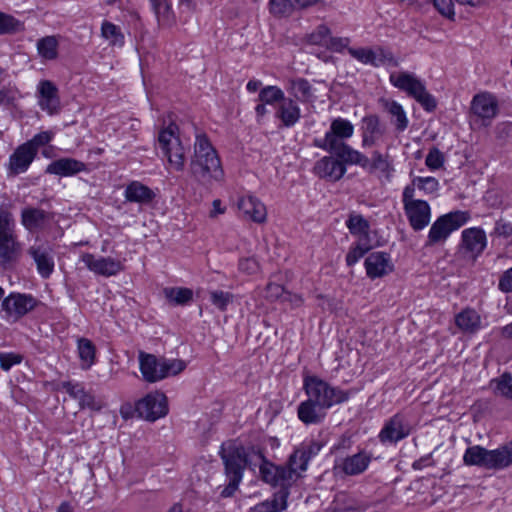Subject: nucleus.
<instances>
[{
  "mask_svg": "<svg viewBox=\"0 0 512 512\" xmlns=\"http://www.w3.org/2000/svg\"><path fill=\"white\" fill-rule=\"evenodd\" d=\"M353 134L354 125L349 120L338 117L332 120L329 130L323 138L314 139L313 145L338 158L344 159L349 164H356L366 168L369 165V158L345 142Z\"/></svg>",
  "mask_w": 512,
  "mask_h": 512,
  "instance_id": "obj_1",
  "label": "nucleus"
},
{
  "mask_svg": "<svg viewBox=\"0 0 512 512\" xmlns=\"http://www.w3.org/2000/svg\"><path fill=\"white\" fill-rule=\"evenodd\" d=\"M190 172L197 182L205 186L224 179L218 154L205 134L196 135Z\"/></svg>",
  "mask_w": 512,
  "mask_h": 512,
  "instance_id": "obj_2",
  "label": "nucleus"
},
{
  "mask_svg": "<svg viewBox=\"0 0 512 512\" xmlns=\"http://www.w3.org/2000/svg\"><path fill=\"white\" fill-rule=\"evenodd\" d=\"M219 454L228 479V485L222 489L220 495L228 498L234 495L242 481L244 469L248 464L247 454L244 447L234 443H223Z\"/></svg>",
  "mask_w": 512,
  "mask_h": 512,
  "instance_id": "obj_3",
  "label": "nucleus"
},
{
  "mask_svg": "<svg viewBox=\"0 0 512 512\" xmlns=\"http://www.w3.org/2000/svg\"><path fill=\"white\" fill-rule=\"evenodd\" d=\"M303 389L308 399L328 410L334 405L346 402L350 398V391L334 387L328 382L314 375H307L303 380Z\"/></svg>",
  "mask_w": 512,
  "mask_h": 512,
  "instance_id": "obj_4",
  "label": "nucleus"
},
{
  "mask_svg": "<svg viewBox=\"0 0 512 512\" xmlns=\"http://www.w3.org/2000/svg\"><path fill=\"white\" fill-rule=\"evenodd\" d=\"M390 82L415 99L426 111L435 110L437 102L434 96L426 90L424 83L416 76L406 72H393L390 74Z\"/></svg>",
  "mask_w": 512,
  "mask_h": 512,
  "instance_id": "obj_5",
  "label": "nucleus"
},
{
  "mask_svg": "<svg viewBox=\"0 0 512 512\" xmlns=\"http://www.w3.org/2000/svg\"><path fill=\"white\" fill-rule=\"evenodd\" d=\"M158 145L169 166L175 171H183L186 150L179 138L176 124L171 123L159 132Z\"/></svg>",
  "mask_w": 512,
  "mask_h": 512,
  "instance_id": "obj_6",
  "label": "nucleus"
},
{
  "mask_svg": "<svg viewBox=\"0 0 512 512\" xmlns=\"http://www.w3.org/2000/svg\"><path fill=\"white\" fill-rule=\"evenodd\" d=\"M402 203L405 215L413 230H423L431 220V208L427 201L413 197L412 188H404Z\"/></svg>",
  "mask_w": 512,
  "mask_h": 512,
  "instance_id": "obj_7",
  "label": "nucleus"
},
{
  "mask_svg": "<svg viewBox=\"0 0 512 512\" xmlns=\"http://www.w3.org/2000/svg\"><path fill=\"white\" fill-rule=\"evenodd\" d=\"M468 220V212L459 210L440 216L429 230L427 245L444 242L453 231L462 227Z\"/></svg>",
  "mask_w": 512,
  "mask_h": 512,
  "instance_id": "obj_8",
  "label": "nucleus"
},
{
  "mask_svg": "<svg viewBox=\"0 0 512 512\" xmlns=\"http://www.w3.org/2000/svg\"><path fill=\"white\" fill-rule=\"evenodd\" d=\"M38 305V300L30 294L12 292L1 304L2 318L7 322H17Z\"/></svg>",
  "mask_w": 512,
  "mask_h": 512,
  "instance_id": "obj_9",
  "label": "nucleus"
},
{
  "mask_svg": "<svg viewBox=\"0 0 512 512\" xmlns=\"http://www.w3.org/2000/svg\"><path fill=\"white\" fill-rule=\"evenodd\" d=\"M471 113L482 126H489L499 113L496 96L490 92H480L473 96Z\"/></svg>",
  "mask_w": 512,
  "mask_h": 512,
  "instance_id": "obj_10",
  "label": "nucleus"
},
{
  "mask_svg": "<svg viewBox=\"0 0 512 512\" xmlns=\"http://www.w3.org/2000/svg\"><path fill=\"white\" fill-rule=\"evenodd\" d=\"M371 461V453L361 450L351 456L337 458L333 466V472L336 476H357L367 470Z\"/></svg>",
  "mask_w": 512,
  "mask_h": 512,
  "instance_id": "obj_11",
  "label": "nucleus"
},
{
  "mask_svg": "<svg viewBox=\"0 0 512 512\" xmlns=\"http://www.w3.org/2000/svg\"><path fill=\"white\" fill-rule=\"evenodd\" d=\"M135 411L140 418L156 421L168 412L167 398L160 392L150 393L136 403Z\"/></svg>",
  "mask_w": 512,
  "mask_h": 512,
  "instance_id": "obj_12",
  "label": "nucleus"
},
{
  "mask_svg": "<svg viewBox=\"0 0 512 512\" xmlns=\"http://www.w3.org/2000/svg\"><path fill=\"white\" fill-rule=\"evenodd\" d=\"M255 456L259 461V472L264 482L273 486L279 485L281 488H287L291 485V471L284 466H275L267 461L259 452Z\"/></svg>",
  "mask_w": 512,
  "mask_h": 512,
  "instance_id": "obj_13",
  "label": "nucleus"
},
{
  "mask_svg": "<svg viewBox=\"0 0 512 512\" xmlns=\"http://www.w3.org/2000/svg\"><path fill=\"white\" fill-rule=\"evenodd\" d=\"M81 261L91 272L104 277L115 276L124 270L123 263L112 257H96L91 253H84Z\"/></svg>",
  "mask_w": 512,
  "mask_h": 512,
  "instance_id": "obj_14",
  "label": "nucleus"
},
{
  "mask_svg": "<svg viewBox=\"0 0 512 512\" xmlns=\"http://www.w3.org/2000/svg\"><path fill=\"white\" fill-rule=\"evenodd\" d=\"M346 165H350L344 159L335 155L324 156L319 159L313 168L314 173L325 180L336 182L340 180L346 173Z\"/></svg>",
  "mask_w": 512,
  "mask_h": 512,
  "instance_id": "obj_15",
  "label": "nucleus"
},
{
  "mask_svg": "<svg viewBox=\"0 0 512 512\" xmlns=\"http://www.w3.org/2000/svg\"><path fill=\"white\" fill-rule=\"evenodd\" d=\"M139 369L144 381L156 383L165 379L163 358L140 351L138 354Z\"/></svg>",
  "mask_w": 512,
  "mask_h": 512,
  "instance_id": "obj_16",
  "label": "nucleus"
},
{
  "mask_svg": "<svg viewBox=\"0 0 512 512\" xmlns=\"http://www.w3.org/2000/svg\"><path fill=\"white\" fill-rule=\"evenodd\" d=\"M410 434V427L405 423L404 418L396 414L390 418L379 433V440L382 443H397Z\"/></svg>",
  "mask_w": 512,
  "mask_h": 512,
  "instance_id": "obj_17",
  "label": "nucleus"
},
{
  "mask_svg": "<svg viewBox=\"0 0 512 512\" xmlns=\"http://www.w3.org/2000/svg\"><path fill=\"white\" fill-rule=\"evenodd\" d=\"M38 104L40 108L50 115L58 113L60 99L57 87L49 80H42L38 84Z\"/></svg>",
  "mask_w": 512,
  "mask_h": 512,
  "instance_id": "obj_18",
  "label": "nucleus"
},
{
  "mask_svg": "<svg viewBox=\"0 0 512 512\" xmlns=\"http://www.w3.org/2000/svg\"><path fill=\"white\" fill-rule=\"evenodd\" d=\"M28 254L33 258L37 271L43 278H49L54 271V260L51 256V249L48 245H32Z\"/></svg>",
  "mask_w": 512,
  "mask_h": 512,
  "instance_id": "obj_19",
  "label": "nucleus"
},
{
  "mask_svg": "<svg viewBox=\"0 0 512 512\" xmlns=\"http://www.w3.org/2000/svg\"><path fill=\"white\" fill-rule=\"evenodd\" d=\"M367 275L372 278H380L393 270L389 254L385 252H373L365 259Z\"/></svg>",
  "mask_w": 512,
  "mask_h": 512,
  "instance_id": "obj_20",
  "label": "nucleus"
},
{
  "mask_svg": "<svg viewBox=\"0 0 512 512\" xmlns=\"http://www.w3.org/2000/svg\"><path fill=\"white\" fill-rule=\"evenodd\" d=\"M35 156L34 150L29 148L25 143L17 147L9 157V175L15 176L24 173L29 168Z\"/></svg>",
  "mask_w": 512,
  "mask_h": 512,
  "instance_id": "obj_21",
  "label": "nucleus"
},
{
  "mask_svg": "<svg viewBox=\"0 0 512 512\" xmlns=\"http://www.w3.org/2000/svg\"><path fill=\"white\" fill-rule=\"evenodd\" d=\"M362 146L371 147L385 134V126L377 115H367L362 119Z\"/></svg>",
  "mask_w": 512,
  "mask_h": 512,
  "instance_id": "obj_22",
  "label": "nucleus"
},
{
  "mask_svg": "<svg viewBox=\"0 0 512 512\" xmlns=\"http://www.w3.org/2000/svg\"><path fill=\"white\" fill-rule=\"evenodd\" d=\"M348 52L359 62L364 64L371 63H385L392 62L394 60L393 55L390 51L385 50L381 47L375 48H349Z\"/></svg>",
  "mask_w": 512,
  "mask_h": 512,
  "instance_id": "obj_23",
  "label": "nucleus"
},
{
  "mask_svg": "<svg viewBox=\"0 0 512 512\" xmlns=\"http://www.w3.org/2000/svg\"><path fill=\"white\" fill-rule=\"evenodd\" d=\"M238 208L245 217L256 223H264L267 218L265 205L252 195L243 196L238 201Z\"/></svg>",
  "mask_w": 512,
  "mask_h": 512,
  "instance_id": "obj_24",
  "label": "nucleus"
},
{
  "mask_svg": "<svg viewBox=\"0 0 512 512\" xmlns=\"http://www.w3.org/2000/svg\"><path fill=\"white\" fill-rule=\"evenodd\" d=\"M327 414V410L320 405L310 401L308 398L302 401L297 408V416L305 425H316L321 423Z\"/></svg>",
  "mask_w": 512,
  "mask_h": 512,
  "instance_id": "obj_25",
  "label": "nucleus"
},
{
  "mask_svg": "<svg viewBox=\"0 0 512 512\" xmlns=\"http://www.w3.org/2000/svg\"><path fill=\"white\" fill-rule=\"evenodd\" d=\"M86 169L83 162L72 158H61L51 162L46 172L49 174L59 175L63 177L73 176Z\"/></svg>",
  "mask_w": 512,
  "mask_h": 512,
  "instance_id": "obj_26",
  "label": "nucleus"
},
{
  "mask_svg": "<svg viewBox=\"0 0 512 512\" xmlns=\"http://www.w3.org/2000/svg\"><path fill=\"white\" fill-rule=\"evenodd\" d=\"M491 450L480 445L468 447L463 455V462L467 466H478L492 470Z\"/></svg>",
  "mask_w": 512,
  "mask_h": 512,
  "instance_id": "obj_27",
  "label": "nucleus"
},
{
  "mask_svg": "<svg viewBox=\"0 0 512 512\" xmlns=\"http://www.w3.org/2000/svg\"><path fill=\"white\" fill-rule=\"evenodd\" d=\"M124 197L128 202L148 204L155 198V193L141 182L132 181L126 186Z\"/></svg>",
  "mask_w": 512,
  "mask_h": 512,
  "instance_id": "obj_28",
  "label": "nucleus"
},
{
  "mask_svg": "<svg viewBox=\"0 0 512 512\" xmlns=\"http://www.w3.org/2000/svg\"><path fill=\"white\" fill-rule=\"evenodd\" d=\"M462 243L466 250L480 254L486 246L485 232L480 228H468L462 232Z\"/></svg>",
  "mask_w": 512,
  "mask_h": 512,
  "instance_id": "obj_29",
  "label": "nucleus"
},
{
  "mask_svg": "<svg viewBox=\"0 0 512 512\" xmlns=\"http://www.w3.org/2000/svg\"><path fill=\"white\" fill-rule=\"evenodd\" d=\"M276 116L281 120L285 127L294 126L301 117L300 108L292 99L285 98L280 103Z\"/></svg>",
  "mask_w": 512,
  "mask_h": 512,
  "instance_id": "obj_30",
  "label": "nucleus"
},
{
  "mask_svg": "<svg viewBox=\"0 0 512 512\" xmlns=\"http://www.w3.org/2000/svg\"><path fill=\"white\" fill-rule=\"evenodd\" d=\"M289 491L281 488L271 499H267L254 507V512H281L287 507Z\"/></svg>",
  "mask_w": 512,
  "mask_h": 512,
  "instance_id": "obj_31",
  "label": "nucleus"
},
{
  "mask_svg": "<svg viewBox=\"0 0 512 512\" xmlns=\"http://www.w3.org/2000/svg\"><path fill=\"white\" fill-rule=\"evenodd\" d=\"M322 448V444L312 441L308 444H302L291 454L292 465H297V459H300V468L306 470L310 459L317 455Z\"/></svg>",
  "mask_w": 512,
  "mask_h": 512,
  "instance_id": "obj_32",
  "label": "nucleus"
},
{
  "mask_svg": "<svg viewBox=\"0 0 512 512\" xmlns=\"http://www.w3.org/2000/svg\"><path fill=\"white\" fill-rule=\"evenodd\" d=\"M457 327L467 333H474L480 328L481 320L474 309H464L455 317Z\"/></svg>",
  "mask_w": 512,
  "mask_h": 512,
  "instance_id": "obj_33",
  "label": "nucleus"
},
{
  "mask_svg": "<svg viewBox=\"0 0 512 512\" xmlns=\"http://www.w3.org/2000/svg\"><path fill=\"white\" fill-rule=\"evenodd\" d=\"M380 103L384 110L395 118V121L393 123L396 127V130L399 132H403L408 127L409 124L408 118L403 107L394 100L381 99Z\"/></svg>",
  "mask_w": 512,
  "mask_h": 512,
  "instance_id": "obj_34",
  "label": "nucleus"
},
{
  "mask_svg": "<svg viewBox=\"0 0 512 512\" xmlns=\"http://www.w3.org/2000/svg\"><path fill=\"white\" fill-rule=\"evenodd\" d=\"M492 470L505 469L512 465V440L491 450Z\"/></svg>",
  "mask_w": 512,
  "mask_h": 512,
  "instance_id": "obj_35",
  "label": "nucleus"
},
{
  "mask_svg": "<svg viewBox=\"0 0 512 512\" xmlns=\"http://www.w3.org/2000/svg\"><path fill=\"white\" fill-rule=\"evenodd\" d=\"M46 219L47 213L38 208H25L21 213V222L30 231L41 227Z\"/></svg>",
  "mask_w": 512,
  "mask_h": 512,
  "instance_id": "obj_36",
  "label": "nucleus"
},
{
  "mask_svg": "<svg viewBox=\"0 0 512 512\" xmlns=\"http://www.w3.org/2000/svg\"><path fill=\"white\" fill-rule=\"evenodd\" d=\"M77 348L81 361V368L84 370L89 369L95 362L96 349L94 344L87 338H80L78 340Z\"/></svg>",
  "mask_w": 512,
  "mask_h": 512,
  "instance_id": "obj_37",
  "label": "nucleus"
},
{
  "mask_svg": "<svg viewBox=\"0 0 512 512\" xmlns=\"http://www.w3.org/2000/svg\"><path fill=\"white\" fill-rule=\"evenodd\" d=\"M365 169H368L370 172L379 171L388 179L394 171L388 157L384 156L379 151L372 153L371 159H369V165Z\"/></svg>",
  "mask_w": 512,
  "mask_h": 512,
  "instance_id": "obj_38",
  "label": "nucleus"
},
{
  "mask_svg": "<svg viewBox=\"0 0 512 512\" xmlns=\"http://www.w3.org/2000/svg\"><path fill=\"white\" fill-rule=\"evenodd\" d=\"M405 188L413 189V197H415V190L422 191L425 195L435 194L439 189V182L434 177H414L411 184Z\"/></svg>",
  "mask_w": 512,
  "mask_h": 512,
  "instance_id": "obj_39",
  "label": "nucleus"
},
{
  "mask_svg": "<svg viewBox=\"0 0 512 512\" xmlns=\"http://www.w3.org/2000/svg\"><path fill=\"white\" fill-rule=\"evenodd\" d=\"M19 250L16 235H0V258L5 262L12 261Z\"/></svg>",
  "mask_w": 512,
  "mask_h": 512,
  "instance_id": "obj_40",
  "label": "nucleus"
},
{
  "mask_svg": "<svg viewBox=\"0 0 512 512\" xmlns=\"http://www.w3.org/2000/svg\"><path fill=\"white\" fill-rule=\"evenodd\" d=\"M490 386L496 395L512 399V375L504 373L498 378L492 379Z\"/></svg>",
  "mask_w": 512,
  "mask_h": 512,
  "instance_id": "obj_41",
  "label": "nucleus"
},
{
  "mask_svg": "<svg viewBox=\"0 0 512 512\" xmlns=\"http://www.w3.org/2000/svg\"><path fill=\"white\" fill-rule=\"evenodd\" d=\"M58 40L55 36H46L37 42V50L45 60L52 61L57 57Z\"/></svg>",
  "mask_w": 512,
  "mask_h": 512,
  "instance_id": "obj_42",
  "label": "nucleus"
},
{
  "mask_svg": "<svg viewBox=\"0 0 512 512\" xmlns=\"http://www.w3.org/2000/svg\"><path fill=\"white\" fill-rule=\"evenodd\" d=\"M288 89L301 101H308L312 98L311 85L303 78L290 79Z\"/></svg>",
  "mask_w": 512,
  "mask_h": 512,
  "instance_id": "obj_43",
  "label": "nucleus"
},
{
  "mask_svg": "<svg viewBox=\"0 0 512 512\" xmlns=\"http://www.w3.org/2000/svg\"><path fill=\"white\" fill-rule=\"evenodd\" d=\"M101 36L109 43V45L121 46L124 43V36L121 29L109 21H104L102 23Z\"/></svg>",
  "mask_w": 512,
  "mask_h": 512,
  "instance_id": "obj_44",
  "label": "nucleus"
},
{
  "mask_svg": "<svg viewBox=\"0 0 512 512\" xmlns=\"http://www.w3.org/2000/svg\"><path fill=\"white\" fill-rule=\"evenodd\" d=\"M165 297L176 305H184L192 300L193 292L189 288H165Z\"/></svg>",
  "mask_w": 512,
  "mask_h": 512,
  "instance_id": "obj_45",
  "label": "nucleus"
},
{
  "mask_svg": "<svg viewBox=\"0 0 512 512\" xmlns=\"http://www.w3.org/2000/svg\"><path fill=\"white\" fill-rule=\"evenodd\" d=\"M346 226L353 235H366L369 230L368 221L362 215L355 213L349 215Z\"/></svg>",
  "mask_w": 512,
  "mask_h": 512,
  "instance_id": "obj_46",
  "label": "nucleus"
},
{
  "mask_svg": "<svg viewBox=\"0 0 512 512\" xmlns=\"http://www.w3.org/2000/svg\"><path fill=\"white\" fill-rule=\"evenodd\" d=\"M295 7L297 6L294 0H270L269 2L270 12L277 17L289 16Z\"/></svg>",
  "mask_w": 512,
  "mask_h": 512,
  "instance_id": "obj_47",
  "label": "nucleus"
},
{
  "mask_svg": "<svg viewBox=\"0 0 512 512\" xmlns=\"http://www.w3.org/2000/svg\"><path fill=\"white\" fill-rule=\"evenodd\" d=\"M23 29V23L19 20L15 19L11 15L0 12V35L16 33Z\"/></svg>",
  "mask_w": 512,
  "mask_h": 512,
  "instance_id": "obj_48",
  "label": "nucleus"
},
{
  "mask_svg": "<svg viewBox=\"0 0 512 512\" xmlns=\"http://www.w3.org/2000/svg\"><path fill=\"white\" fill-rule=\"evenodd\" d=\"M15 234V221L10 211L4 206H0V235Z\"/></svg>",
  "mask_w": 512,
  "mask_h": 512,
  "instance_id": "obj_49",
  "label": "nucleus"
},
{
  "mask_svg": "<svg viewBox=\"0 0 512 512\" xmlns=\"http://www.w3.org/2000/svg\"><path fill=\"white\" fill-rule=\"evenodd\" d=\"M211 303L220 311H225L229 304L233 302L234 296L229 292L214 290L210 293Z\"/></svg>",
  "mask_w": 512,
  "mask_h": 512,
  "instance_id": "obj_50",
  "label": "nucleus"
},
{
  "mask_svg": "<svg viewBox=\"0 0 512 512\" xmlns=\"http://www.w3.org/2000/svg\"><path fill=\"white\" fill-rule=\"evenodd\" d=\"M154 13L162 25L171 26L175 23V16L168 1L155 8Z\"/></svg>",
  "mask_w": 512,
  "mask_h": 512,
  "instance_id": "obj_51",
  "label": "nucleus"
},
{
  "mask_svg": "<svg viewBox=\"0 0 512 512\" xmlns=\"http://www.w3.org/2000/svg\"><path fill=\"white\" fill-rule=\"evenodd\" d=\"M283 99H285L283 91L276 86H267L259 93V100L266 104H272L280 100L282 102Z\"/></svg>",
  "mask_w": 512,
  "mask_h": 512,
  "instance_id": "obj_52",
  "label": "nucleus"
},
{
  "mask_svg": "<svg viewBox=\"0 0 512 512\" xmlns=\"http://www.w3.org/2000/svg\"><path fill=\"white\" fill-rule=\"evenodd\" d=\"M330 29L325 25H319L314 32L308 36V42L313 45H328Z\"/></svg>",
  "mask_w": 512,
  "mask_h": 512,
  "instance_id": "obj_53",
  "label": "nucleus"
},
{
  "mask_svg": "<svg viewBox=\"0 0 512 512\" xmlns=\"http://www.w3.org/2000/svg\"><path fill=\"white\" fill-rule=\"evenodd\" d=\"M163 367L165 378L174 376L182 372L186 368V363L181 359L163 358Z\"/></svg>",
  "mask_w": 512,
  "mask_h": 512,
  "instance_id": "obj_54",
  "label": "nucleus"
},
{
  "mask_svg": "<svg viewBox=\"0 0 512 512\" xmlns=\"http://www.w3.org/2000/svg\"><path fill=\"white\" fill-rule=\"evenodd\" d=\"M53 134L49 131H43L36 134L31 140L27 141L25 144L34 150V153L37 155L38 149L41 146L48 144L52 140Z\"/></svg>",
  "mask_w": 512,
  "mask_h": 512,
  "instance_id": "obj_55",
  "label": "nucleus"
},
{
  "mask_svg": "<svg viewBox=\"0 0 512 512\" xmlns=\"http://www.w3.org/2000/svg\"><path fill=\"white\" fill-rule=\"evenodd\" d=\"M435 9L444 17L453 20L455 17L452 0H433Z\"/></svg>",
  "mask_w": 512,
  "mask_h": 512,
  "instance_id": "obj_56",
  "label": "nucleus"
},
{
  "mask_svg": "<svg viewBox=\"0 0 512 512\" xmlns=\"http://www.w3.org/2000/svg\"><path fill=\"white\" fill-rule=\"evenodd\" d=\"M23 360L22 355L17 353L0 352V367L4 371H8L12 366L20 364Z\"/></svg>",
  "mask_w": 512,
  "mask_h": 512,
  "instance_id": "obj_57",
  "label": "nucleus"
},
{
  "mask_svg": "<svg viewBox=\"0 0 512 512\" xmlns=\"http://www.w3.org/2000/svg\"><path fill=\"white\" fill-rule=\"evenodd\" d=\"M78 401L82 409L89 408L94 411H99L102 408L101 402L97 401L95 396L86 390L83 391Z\"/></svg>",
  "mask_w": 512,
  "mask_h": 512,
  "instance_id": "obj_58",
  "label": "nucleus"
},
{
  "mask_svg": "<svg viewBox=\"0 0 512 512\" xmlns=\"http://www.w3.org/2000/svg\"><path fill=\"white\" fill-rule=\"evenodd\" d=\"M444 163L443 154L436 148L429 151L425 159V164L432 170L439 169Z\"/></svg>",
  "mask_w": 512,
  "mask_h": 512,
  "instance_id": "obj_59",
  "label": "nucleus"
},
{
  "mask_svg": "<svg viewBox=\"0 0 512 512\" xmlns=\"http://www.w3.org/2000/svg\"><path fill=\"white\" fill-rule=\"evenodd\" d=\"M368 247H364L360 244H357L349 250L348 254L346 255V263L348 266H353L356 264L368 251Z\"/></svg>",
  "mask_w": 512,
  "mask_h": 512,
  "instance_id": "obj_60",
  "label": "nucleus"
},
{
  "mask_svg": "<svg viewBox=\"0 0 512 512\" xmlns=\"http://www.w3.org/2000/svg\"><path fill=\"white\" fill-rule=\"evenodd\" d=\"M239 269L249 275L255 274L259 270V263L253 257L243 258L239 261Z\"/></svg>",
  "mask_w": 512,
  "mask_h": 512,
  "instance_id": "obj_61",
  "label": "nucleus"
},
{
  "mask_svg": "<svg viewBox=\"0 0 512 512\" xmlns=\"http://www.w3.org/2000/svg\"><path fill=\"white\" fill-rule=\"evenodd\" d=\"M493 233L497 236L507 238L512 235V224L500 219L495 223Z\"/></svg>",
  "mask_w": 512,
  "mask_h": 512,
  "instance_id": "obj_62",
  "label": "nucleus"
},
{
  "mask_svg": "<svg viewBox=\"0 0 512 512\" xmlns=\"http://www.w3.org/2000/svg\"><path fill=\"white\" fill-rule=\"evenodd\" d=\"M286 292L283 286L276 283H269L266 287V298L275 300L281 296H285Z\"/></svg>",
  "mask_w": 512,
  "mask_h": 512,
  "instance_id": "obj_63",
  "label": "nucleus"
},
{
  "mask_svg": "<svg viewBox=\"0 0 512 512\" xmlns=\"http://www.w3.org/2000/svg\"><path fill=\"white\" fill-rule=\"evenodd\" d=\"M498 287L502 292H512V267L502 274Z\"/></svg>",
  "mask_w": 512,
  "mask_h": 512,
  "instance_id": "obj_64",
  "label": "nucleus"
}]
</instances>
